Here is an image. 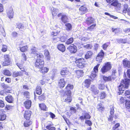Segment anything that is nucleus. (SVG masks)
Returning a JSON list of instances; mask_svg holds the SVG:
<instances>
[{
    "mask_svg": "<svg viewBox=\"0 0 130 130\" xmlns=\"http://www.w3.org/2000/svg\"><path fill=\"white\" fill-rule=\"evenodd\" d=\"M127 76L130 79V69L127 70ZM130 82V79L125 78L122 80L119 87V90L120 93H124L123 92L125 90V89L128 88Z\"/></svg>",
    "mask_w": 130,
    "mask_h": 130,
    "instance_id": "1",
    "label": "nucleus"
},
{
    "mask_svg": "<svg viewBox=\"0 0 130 130\" xmlns=\"http://www.w3.org/2000/svg\"><path fill=\"white\" fill-rule=\"evenodd\" d=\"M73 88V86L72 85H71L70 84H68L67 86L66 87V89H67L68 90L65 92V94H66L69 96V98L68 97V98H66L65 97L64 98L63 100H64V101L65 102L68 101V102H70L71 101V99H70V95L71 93V91L69 90V89H72Z\"/></svg>",
    "mask_w": 130,
    "mask_h": 130,
    "instance_id": "2",
    "label": "nucleus"
},
{
    "mask_svg": "<svg viewBox=\"0 0 130 130\" xmlns=\"http://www.w3.org/2000/svg\"><path fill=\"white\" fill-rule=\"evenodd\" d=\"M38 49L35 47H32L31 50V54L36 55V57L38 58H42L43 57V55L42 54H38Z\"/></svg>",
    "mask_w": 130,
    "mask_h": 130,
    "instance_id": "3",
    "label": "nucleus"
},
{
    "mask_svg": "<svg viewBox=\"0 0 130 130\" xmlns=\"http://www.w3.org/2000/svg\"><path fill=\"white\" fill-rule=\"evenodd\" d=\"M111 64L109 62H107L105 63V65L101 69V70L103 74L107 72L111 68Z\"/></svg>",
    "mask_w": 130,
    "mask_h": 130,
    "instance_id": "4",
    "label": "nucleus"
},
{
    "mask_svg": "<svg viewBox=\"0 0 130 130\" xmlns=\"http://www.w3.org/2000/svg\"><path fill=\"white\" fill-rule=\"evenodd\" d=\"M42 58H37V60L35 63L36 67L40 69L43 67L44 62L43 60L41 59Z\"/></svg>",
    "mask_w": 130,
    "mask_h": 130,
    "instance_id": "5",
    "label": "nucleus"
},
{
    "mask_svg": "<svg viewBox=\"0 0 130 130\" xmlns=\"http://www.w3.org/2000/svg\"><path fill=\"white\" fill-rule=\"evenodd\" d=\"M100 65V64H98L94 67L93 71L91 72L90 76V78L92 79H94L96 76V74L98 72V68Z\"/></svg>",
    "mask_w": 130,
    "mask_h": 130,
    "instance_id": "6",
    "label": "nucleus"
},
{
    "mask_svg": "<svg viewBox=\"0 0 130 130\" xmlns=\"http://www.w3.org/2000/svg\"><path fill=\"white\" fill-rule=\"evenodd\" d=\"M67 49L71 53H75L77 51V48L76 46L73 44L67 47Z\"/></svg>",
    "mask_w": 130,
    "mask_h": 130,
    "instance_id": "7",
    "label": "nucleus"
},
{
    "mask_svg": "<svg viewBox=\"0 0 130 130\" xmlns=\"http://www.w3.org/2000/svg\"><path fill=\"white\" fill-rule=\"evenodd\" d=\"M61 16V20L64 23H66L68 21V19L67 16L65 14L60 13L58 15V17H59Z\"/></svg>",
    "mask_w": 130,
    "mask_h": 130,
    "instance_id": "8",
    "label": "nucleus"
},
{
    "mask_svg": "<svg viewBox=\"0 0 130 130\" xmlns=\"http://www.w3.org/2000/svg\"><path fill=\"white\" fill-rule=\"evenodd\" d=\"M104 54V52L102 50H101L100 52L99 53L96 58V61L100 62L102 61L103 57Z\"/></svg>",
    "mask_w": 130,
    "mask_h": 130,
    "instance_id": "9",
    "label": "nucleus"
},
{
    "mask_svg": "<svg viewBox=\"0 0 130 130\" xmlns=\"http://www.w3.org/2000/svg\"><path fill=\"white\" fill-rule=\"evenodd\" d=\"M5 58L3 64L4 66H8L10 64V61L9 57V56L7 55H4Z\"/></svg>",
    "mask_w": 130,
    "mask_h": 130,
    "instance_id": "10",
    "label": "nucleus"
},
{
    "mask_svg": "<svg viewBox=\"0 0 130 130\" xmlns=\"http://www.w3.org/2000/svg\"><path fill=\"white\" fill-rule=\"evenodd\" d=\"M7 15L10 19L12 18L13 16V12L12 7H10L8 10L7 12Z\"/></svg>",
    "mask_w": 130,
    "mask_h": 130,
    "instance_id": "11",
    "label": "nucleus"
},
{
    "mask_svg": "<svg viewBox=\"0 0 130 130\" xmlns=\"http://www.w3.org/2000/svg\"><path fill=\"white\" fill-rule=\"evenodd\" d=\"M31 111L28 110H26L24 114V118L26 119V120L29 121L30 119L31 116Z\"/></svg>",
    "mask_w": 130,
    "mask_h": 130,
    "instance_id": "12",
    "label": "nucleus"
},
{
    "mask_svg": "<svg viewBox=\"0 0 130 130\" xmlns=\"http://www.w3.org/2000/svg\"><path fill=\"white\" fill-rule=\"evenodd\" d=\"M110 4L111 5L113 6L118 8H120L121 7V4L118 2L117 0H115Z\"/></svg>",
    "mask_w": 130,
    "mask_h": 130,
    "instance_id": "13",
    "label": "nucleus"
},
{
    "mask_svg": "<svg viewBox=\"0 0 130 130\" xmlns=\"http://www.w3.org/2000/svg\"><path fill=\"white\" fill-rule=\"evenodd\" d=\"M90 90L92 91L93 93L95 95L99 93V90L97 89V88L94 85L91 86Z\"/></svg>",
    "mask_w": 130,
    "mask_h": 130,
    "instance_id": "14",
    "label": "nucleus"
},
{
    "mask_svg": "<svg viewBox=\"0 0 130 130\" xmlns=\"http://www.w3.org/2000/svg\"><path fill=\"white\" fill-rule=\"evenodd\" d=\"M114 110L113 107L110 108V114L108 118V121H111L114 117Z\"/></svg>",
    "mask_w": 130,
    "mask_h": 130,
    "instance_id": "15",
    "label": "nucleus"
},
{
    "mask_svg": "<svg viewBox=\"0 0 130 130\" xmlns=\"http://www.w3.org/2000/svg\"><path fill=\"white\" fill-rule=\"evenodd\" d=\"M102 76L103 79L105 82L112 81L114 80L115 78V77H112L110 76L108 77H106L103 76Z\"/></svg>",
    "mask_w": 130,
    "mask_h": 130,
    "instance_id": "16",
    "label": "nucleus"
},
{
    "mask_svg": "<svg viewBox=\"0 0 130 130\" xmlns=\"http://www.w3.org/2000/svg\"><path fill=\"white\" fill-rule=\"evenodd\" d=\"M31 104V102L30 100H27L24 103L25 107L27 109H29L30 107Z\"/></svg>",
    "mask_w": 130,
    "mask_h": 130,
    "instance_id": "17",
    "label": "nucleus"
},
{
    "mask_svg": "<svg viewBox=\"0 0 130 130\" xmlns=\"http://www.w3.org/2000/svg\"><path fill=\"white\" fill-rule=\"evenodd\" d=\"M65 84V82L63 78L60 79L58 82V86L60 87H63Z\"/></svg>",
    "mask_w": 130,
    "mask_h": 130,
    "instance_id": "18",
    "label": "nucleus"
},
{
    "mask_svg": "<svg viewBox=\"0 0 130 130\" xmlns=\"http://www.w3.org/2000/svg\"><path fill=\"white\" fill-rule=\"evenodd\" d=\"M6 100L9 103H13V99L12 96L11 95H8L5 98Z\"/></svg>",
    "mask_w": 130,
    "mask_h": 130,
    "instance_id": "19",
    "label": "nucleus"
},
{
    "mask_svg": "<svg viewBox=\"0 0 130 130\" xmlns=\"http://www.w3.org/2000/svg\"><path fill=\"white\" fill-rule=\"evenodd\" d=\"M69 73L68 70L66 68H64L61 70L60 74L61 75H64L68 74Z\"/></svg>",
    "mask_w": 130,
    "mask_h": 130,
    "instance_id": "20",
    "label": "nucleus"
},
{
    "mask_svg": "<svg viewBox=\"0 0 130 130\" xmlns=\"http://www.w3.org/2000/svg\"><path fill=\"white\" fill-rule=\"evenodd\" d=\"M57 48L60 51L63 52L65 50V46L62 44H59L58 45Z\"/></svg>",
    "mask_w": 130,
    "mask_h": 130,
    "instance_id": "21",
    "label": "nucleus"
},
{
    "mask_svg": "<svg viewBox=\"0 0 130 130\" xmlns=\"http://www.w3.org/2000/svg\"><path fill=\"white\" fill-rule=\"evenodd\" d=\"M123 64L125 67L130 68V61L124 59L123 60Z\"/></svg>",
    "mask_w": 130,
    "mask_h": 130,
    "instance_id": "22",
    "label": "nucleus"
},
{
    "mask_svg": "<svg viewBox=\"0 0 130 130\" xmlns=\"http://www.w3.org/2000/svg\"><path fill=\"white\" fill-rule=\"evenodd\" d=\"M93 53L91 51H88L87 52L85 55V58L86 59H89L92 57Z\"/></svg>",
    "mask_w": 130,
    "mask_h": 130,
    "instance_id": "23",
    "label": "nucleus"
},
{
    "mask_svg": "<svg viewBox=\"0 0 130 130\" xmlns=\"http://www.w3.org/2000/svg\"><path fill=\"white\" fill-rule=\"evenodd\" d=\"M80 12L81 14H84L87 11V8L84 6H81L79 8Z\"/></svg>",
    "mask_w": 130,
    "mask_h": 130,
    "instance_id": "24",
    "label": "nucleus"
},
{
    "mask_svg": "<svg viewBox=\"0 0 130 130\" xmlns=\"http://www.w3.org/2000/svg\"><path fill=\"white\" fill-rule=\"evenodd\" d=\"M23 73L21 71H15L13 72V76L14 77H16L18 76H20L22 75Z\"/></svg>",
    "mask_w": 130,
    "mask_h": 130,
    "instance_id": "25",
    "label": "nucleus"
},
{
    "mask_svg": "<svg viewBox=\"0 0 130 130\" xmlns=\"http://www.w3.org/2000/svg\"><path fill=\"white\" fill-rule=\"evenodd\" d=\"M94 19L91 17L88 18L86 20V23L88 25H90L91 23H94Z\"/></svg>",
    "mask_w": 130,
    "mask_h": 130,
    "instance_id": "26",
    "label": "nucleus"
},
{
    "mask_svg": "<svg viewBox=\"0 0 130 130\" xmlns=\"http://www.w3.org/2000/svg\"><path fill=\"white\" fill-rule=\"evenodd\" d=\"M53 16L56 15L58 13L59 10L58 9L53 7L51 8Z\"/></svg>",
    "mask_w": 130,
    "mask_h": 130,
    "instance_id": "27",
    "label": "nucleus"
},
{
    "mask_svg": "<svg viewBox=\"0 0 130 130\" xmlns=\"http://www.w3.org/2000/svg\"><path fill=\"white\" fill-rule=\"evenodd\" d=\"M76 73L78 76V78L83 76L84 74L83 71L79 70L77 71L76 72Z\"/></svg>",
    "mask_w": 130,
    "mask_h": 130,
    "instance_id": "28",
    "label": "nucleus"
},
{
    "mask_svg": "<svg viewBox=\"0 0 130 130\" xmlns=\"http://www.w3.org/2000/svg\"><path fill=\"white\" fill-rule=\"evenodd\" d=\"M97 109L99 111L101 112L103 111L104 110V106L102 105V104L101 103L98 105Z\"/></svg>",
    "mask_w": 130,
    "mask_h": 130,
    "instance_id": "29",
    "label": "nucleus"
},
{
    "mask_svg": "<svg viewBox=\"0 0 130 130\" xmlns=\"http://www.w3.org/2000/svg\"><path fill=\"white\" fill-rule=\"evenodd\" d=\"M39 107L41 108V109L43 110L46 111L47 110V108L46 107V106L44 104H39Z\"/></svg>",
    "mask_w": 130,
    "mask_h": 130,
    "instance_id": "30",
    "label": "nucleus"
},
{
    "mask_svg": "<svg viewBox=\"0 0 130 130\" xmlns=\"http://www.w3.org/2000/svg\"><path fill=\"white\" fill-rule=\"evenodd\" d=\"M17 27L20 30H22L25 29V27L24 26V25L18 23L17 24Z\"/></svg>",
    "mask_w": 130,
    "mask_h": 130,
    "instance_id": "31",
    "label": "nucleus"
},
{
    "mask_svg": "<svg viewBox=\"0 0 130 130\" xmlns=\"http://www.w3.org/2000/svg\"><path fill=\"white\" fill-rule=\"evenodd\" d=\"M90 84V81L89 79H86L85 80L84 83V86L87 88H88Z\"/></svg>",
    "mask_w": 130,
    "mask_h": 130,
    "instance_id": "32",
    "label": "nucleus"
},
{
    "mask_svg": "<svg viewBox=\"0 0 130 130\" xmlns=\"http://www.w3.org/2000/svg\"><path fill=\"white\" fill-rule=\"evenodd\" d=\"M42 90L40 86H37L36 87V93L38 94H40L41 93Z\"/></svg>",
    "mask_w": 130,
    "mask_h": 130,
    "instance_id": "33",
    "label": "nucleus"
},
{
    "mask_svg": "<svg viewBox=\"0 0 130 130\" xmlns=\"http://www.w3.org/2000/svg\"><path fill=\"white\" fill-rule=\"evenodd\" d=\"M74 40L73 38L71 37L68 39L66 42V43L67 45H69L72 43Z\"/></svg>",
    "mask_w": 130,
    "mask_h": 130,
    "instance_id": "34",
    "label": "nucleus"
},
{
    "mask_svg": "<svg viewBox=\"0 0 130 130\" xmlns=\"http://www.w3.org/2000/svg\"><path fill=\"white\" fill-rule=\"evenodd\" d=\"M32 122L28 120H26L25 121L24 123V126L25 127H27L31 124Z\"/></svg>",
    "mask_w": 130,
    "mask_h": 130,
    "instance_id": "35",
    "label": "nucleus"
},
{
    "mask_svg": "<svg viewBox=\"0 0 130 130\" xmlns=\"http://www.w3.org/2000/svg\"><path fill=\"white\" fill-rule=\"evenodd\" d=\"M48 70V68L46 67L43 68L40 71V72L43 74H45L47 72Z\"/></svg>",
    "mask_w": 130,
    "mask_h": 130,
    "instance_id": "36",
    "label": "nucleus"
},
{
    "mask_svg": "<svg viewBox=\"0 0 130 130\" xmlns=\"http://www.w3.org/2000/svg\"><path fill=\"white\" fill-rule=\"evenodd\" d=\"M117 42L119 43H126L127 40L126 39H119L117 40Z\"/></svg>",
    "mask_w": 130,
    "mask_h": 130,
    "instance_id": "37",
    "label": "nucleus"
},
{
    "mask_svg": "<svg viewBox=\"0 0 130 130\" xmlns=\"http://www.w3.org/2000/svg\"><path fill=\"white\" fill-rule=\"evenodd\" d=\"M70 112L71 113L70 115H71V114H73L74 113H75L76 112V110L75 108L72 107L70 108Z\"/></svg>",
    "mask_w": 130,
    "mask_h": 130,
    "instance_id": "38",
    "label": "nucleus"
},
{
    "mask_svg": "<svg viewBox=\"0 0 130 130\" xmlns=\"http://www.w3.org/2000/svg\"><path fill=\"white\" fill-rule=\"evenodd\" d=\"M67 30H70L72 28V26L71 24L70 23H67L65 24Z\"/></svg>",
    "mask_w": 130,
    "mask_h": 130,
    "instance_id": "39",
    "label": "nucleus"
},
{
    "mask_svg": "<svg viewBox=\"0 0 130 130\" xmlns=\"http://www.w3.org/2000/svg\"><path fill=\"white\" fill-rule=\"evenodd\" d=\"M109 43L107 42L103 45L102 46V47L103 49L104 50H106L107 48L109 46Z\"/></svg>",
    "mask_w": 130,
    "mask_h": 130,
    "instance_id": "40",
    "label": "nucleus"
},
{
    "mask_svg": "<svg viewBox=\"0 0 130 130\" xmlns=\"http://www.w3.org/2000/svg\"><path fill=\"white\" fill-rule=\"evenodd\" d=\"M125 105L127 108L128 109H129L130 108V101L126 100L125 102Z\"/></svg>",
    "mask_w": 130,
    "mask_h": 130,
    "instance_id": "41",
    "label": "nucleus"
},
{
    "mask_svg": "<svg viewBox=\"0 0 130 130\" xmlns=\"http://www.w3.org/2000/svg\"><path fill=\"white\" fill-rule=\"evenodd\" d=\"M4 74L6 75L10 76L11 75V73L10 71L8 70H5L4 71Z\"/></svg>",
    "mask_w": 130,
    "mask_h": 130,
    "instance_id": "42",
    "label": "nucleus"
},
{
    "mask_svg": "<svg viewBox=\"0 0 130 130\" xmlns=\"http://www.w3.org/2000/svg\"><path fill=\"white\" fill-rule=\"evenodd\" d=\"M41 84L43 85L46 83V77L44 75H43L42 76V79L40 81Z\"/></svg>",
    "mask_w": 130,
    "mask_h": 130,
    "instance_id": "43",
    "label": "nucleus"
},
{
    "mask_svg": "<svg viewBox=\"0 0 130 130\" xmlns=\"http://www.w3.org/2000/svg\"><path fill=\"white\" fill-rule=\"evenodd\" d=\"M6 117V115L4 114H2L0 115V120L3 121L5 120Z\"/></svg>",
    "mask_w": 130,
    "mask_h": 130,
    "instance_id": "44",
    "label": "nucleus"
},
{
    "mask_svg": "<svg viewBox=\"0 0 130 130\" xmlns=\"http://www.w3.org/2000/svg\"><path fill=\"white\" fill-rule=\"evenodd\" d=\"M76 63H85V62L84 59L83 58H82L79 59L77 60Z\"/></svg>",
    "mask_w": 130,
    "mask_h": 130,
    "instance_id": "45",
    "label": "nucleus"
},
{
    "mask_svg": "<svg viewBox=\"0 0 130 130\" xmlns=\"http://www.w3.org/2000/svg\"><path fill=\"white\" fill-rule=\"evenodd\" d=\"M116 70L115 69H113L112 70V73L111 75L110 76L111 77H115V78H114V80L116 78Z\"/></svg>",
    "mask_w": 130,
    "mask_h": 130,
    "instance_id": "46",
    "label": "nucleus"
},
{
    "mask_svg": "<svg viewBox=\"0 0 130 130\" xmlns=\"http://www.w3.org/2000/svg\"><path fill=\"white\" fill-rule=\"evenodd\" d=\"M84 46L85 48L88 49H91L92 47V45L90 44H88L87 45H84Z\"/></svg>",
    "mask_w": 130,
    "mask_h": 130,
    "instance_id": "47",
    "label": "nucleus"
},
{
    "mask_svg": "<svg viewBox=\"0 0 130 130\" xmlns=\"http://www.w3.org/2000/svg\"><path fill=\"white\" fill-rule=\"evenodd\" d=\"M28 47L27 46H24L20 48V50L22 52H24L27 50Z\"/></svg>",
    "mask_w": 130,
    "mask_h": 130,
    "instance_id": "48",
    "label": "nucleus"
},
{
    "mask_svg": "<svg viewBox=\"0 0 130 130\" xmlns=\"http://www.w3.org/2000/svg\"><path fill=\"white\" fill-rule=\"evenodd\" d=\"M85 63H77V66L78 67L80 68H83L85 65Z\"/></svg>",
    "mask_w": 130,
    "mask_h": 130,
    "instance_id": "49",
    "label": "nucleus"
},
{
    "mask_svg": "<svg viewBox=\"0 0 130 130\" xmlns=\"http://www.w3.org/2000/svg\"><path fill=\"white\" fill-rule=\"evenodd\" d=\"M118 100L121 103H124L125 101L126 102V101L125 99H124V98L122 97L121 98H118Z\"/></svg>",
    "mask_w": 130,
    "mask_h": 130,
    "instance_id": "50",
    "label": "nucleus"
},
{
    "mask_svg": "<svg viewBox=\"0 0 130 130\" xmlns=\"http://www.w3.org/2000/svg\"><path fill=\"white\" fill-rule=\"evenodd\" d=\"M105 86L103 84H100L99 85L98 88L100 90H103L105 88Z\"/></svg>",
    "mask_w": 130,
    "mask_h": 130,
    "instance_id": "51",
    "label": "nucleus"
},
{
    "mask_svg": "<svg viewBox=\"0 0 130 130\" xmlns=\"http://www.w3.org/2000/svg\"><path fill=\"white\" fill-rule=\"evenodd\" d=\"M46 128L49 130H55V127H51L50 125L47 126Z\"/></svg>",
    "mask_w": 130,
    "mask_h": 130,
    "instance_id": "52",
    "label": "nucleus"
},
{
    "mask_svg": "<svg viewBox=\"0 0 130 130\" xmlns=\"http://www.w3.org/2000/svg\"><path fill=\"white\" fill-rule=\"evenodd\" d=\"M124 94L125 96H129L130 95V91L129 90H126L124 93Z\"/></svg>",
    "mask_w": 130,
    "mask_h": 130,
    "instance_id": "53",
    "label": "nucleus"
},
{
    "mask_svg": "<svg viewBox=\"0 0 130 130\" xmlns=\"http://www.w3.org/2000/svg\"><path fill=\"white\" fill-rule=\"evenodd\" d=\"M123 7V12L126 11L128 8V5L126 4H125L124 5Z\"/></svg>",
    "mask_w": 130,
    "mask_h": 130,
    "instance_id": "54",
    "label": "nucleus"
},
{
    "mask_svg": "<svg viewBox=\"0 0 130 130\" xmlns=\"http://www.w3.org/2000/svg\"><path fill=\"white\" fill-rule=\"evenodd\" d=\"M85 119H89L90 118V116L87 113H86L84 114V115Z\"/></svg>",
    "mask_w": 130,
    "mask_h": 130,
    "instance_id": "55",
    "label": "nucleus"
},
{
    "mask_svg": "<svg viewBox=\"0 0 130 130\" xmlns=\"http://www.w3.org/2000/svg\"><path fill=\"white\" fill-rule=\"evenodd\" d=\"M67 38L66 36H63L61 37V38L59 39L62 42H64Z\"/></svg>",
    "mask_w": 130,
    "mask_h": 130,
    "instance_id": "56",
    "label": "nucleus"
},
{
    "mask_svg": "<svg viewBox=\"0 0 130 130\" xmlns=\"http://www.w3.org/2000/svg\"><path fill=\"white\" fill-rule=\"evenodd\" d=\"M2 51L3 52H5L7 51V46L5 45H3Z\"/></svg>",
    "mask_w": 130,
    "mask_h": 130,
    "instance_id": "57",
    "label": "nucleus"
},
{
    "mask_svg": "<svg viewBox=\"0 0 130 130\" xmlns=\"http://www.w3.org/2000/svg\"><path fill=\"white\" fill-rule=\"evenodd\" d=\"M48 113L50 115V117L52 119L54 118L55 117V115L52 112H50Z\"/></svg>",
    "mask_w": 130,
    "mask_h": 130,
    "instance_id": "58",
    "label": "nucleus"
},
{
    "mask_svg": "<svg viewBox=\"0 0 130 130\" xmlns=\"http://www.w3.org/2000/svg\"><path fill=\"white\" fill-rule=\"evenodd\" d=\"M95 26V24H93L88 28V29L90 30H91L93 29L94 27Z\"/></svg>",
    "mask_w": 130,
    "mask_h": 130,
    "instance_id": "59",
    "label": "nucleus"
},
{
    "mask_svg": "<svg viewBox=\"0 0 130 130\" xmlns=\"http://www.w3.org/2000/svg\"><path fill=\"white\" fill-rule=\"evenodd\" d=\"M85 123L89 126H90L92 125V123L90 120H86L85 121Z\"/></svg>",
    "mask_w": 130,
    "mask_h": 130,
    "instance_id": "60",
    "label": "nucleus"
},
{
    "mask_svg": "<svg viewBox=\"0 0 130 130\" xmlns=\"http://www.w3.org/2000/svg\"><path fill=\"white\" fill-rule=\"evenodd\" d=\"M105 96V93L103 92H102L101 93L100 98L101 99H103Z\"/></svg>",
    "mask_w": 130,
    "mask_h": 130,
    "instance_id": "61",
    "label": "nucleus"
},
{
    "mask_svg": "<svg viewBox=\"0 0 130 130\" xmlns=\"http://www.w3.org/2000/svg\"><path fill=\"white\" fill-rule=\"evenodd\" d=\"M45 97L43 95H41L39 96L38 98L39 99L41 100H44Z\"/></svg>",
    "mask_w": 130,
    "mask_h": 130,
    "instance_id": "62",
    "label": "nucleus"
},
{
    "mask_svg": "<svg viewBox=\"0 0 130 130\" xmlns=\"http://www.w3.org/2000/svg\"><path fill=\"white\" fill-rule=\"evenodd\" d=\"M81 40L82 41H86L89 40V39L87 37H82Z\"/></svg>",
    "mask_w": 130,
    "mask_h": 130,
    "instance_id": "63",
    "label": "nucleus"
},
{
    "mask_svg": "<svg viewBox=\"0 0 130 130\" xmlns=\"http://www.w3.org/2000/svg\"><path fill=\"white\" fill-rule=\"evenodd\" d=\"M59 40V38H53V42L54 43H56Z\"/></svg>",
    "mask_w": 130,
    "mask_h": 130,
    "instance_id": "64",
    "label": "nucleus"
}]
</instances>
